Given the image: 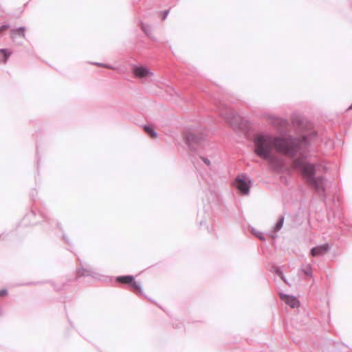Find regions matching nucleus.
<instances>
[{
    "mask_svg": "<svg viewBox=\"0 0 352 352\" xmlns=\"http://www.w3.org/2000/svg\"><path fill=\"white\" fill-rule=\"evenodd\" d=\"M302 143L291 137H272L258 135L254 138V153L274 167L282 164V159L277 153L294 157L300 148Z\"/></svg>",
    "mask_w": 352,
    "mask_h": 352,
    "instance_id": "nucleus-1",
    "label": "nucleus"
},
{
    "mask_svg": "<svg viewBox=\"0 0 352 352\" xmlns=\"http://www.w3.org/2000/svg\"><path fill=\"white\" fill-rule=\"evenodd\" d=\"M294 166L299 168L307 182L317 190L323 189V179L315 178V168L314 165L307 163L303 159H296L294 161Z\"/></svg>",
    "mask_w": 352,
    "mask_h": 352,
    "instance_id": "nucleus-2",
    "label": "nucleus"
},
{
    "mask_svg": "<svg viewBox=\"0 0 352 352\" xmlns=\"http://www.w3.org/2000/svg\"><path fill=\"white\" fill-rule=\"evenodd\" d=\"M250 182L248 181L244 177H239L236 179L235 185L236 188L243 195H247L250 189Z\"/></svg>",
    "mask_w": 352,
    "mask_h": 352,
    "instance_id": "nucleus-3",
    "label": "nucleus"
},
{
    "mask_svg": "<svg viewBox=\"0 0 352 352\" xmlns=\"http://www.w3.org/2000/svg\"><path fill=\"white\" fill-rule=\"evenodd\" d=\"M134 76L138 78H145L150 77L153 74L150 69L146 67H134L133 69Z\"/></svg>",
    "mask_w": 352,
    "mask_h": 352,
    "instance_id": "nucleus-4",
    "label": "nucleus"
},
{
    "mask_svg": "<svg viewBox=\"0 0 352 352\" xmlns=\"http://www.w3.org/2000/svg\"><path fill=\"white\" fill-rule=\"evenodd\" d=\"M117 281L123 284H131V286L135 292H138L140 290V286L137 283L133 281V277L131 276H118L117 278Z\"/></svg>",
    "mask_w": 352,
    "mask_h": 352,
    "instance_id": "nucleus-5",
    "label": "nucleus"
},
{
    "mask_svg": "<svg viewBox=\"0 0 352 352\" xmlns=\"http://www.w3.org/2000/svg\"><path fill=\"white\" fill-rule=\"evenodd\" d=\"M330 246L329 243H324L311 250V255L312 256H319L325 254L329 250Z\"/></svg>",
    "mask_w": 352,
    "mask_h": 352,
    "instance_id": "nucleus-6",
    "label": "nucleus"
},
{
    "mask_svg": "<svg viewBox=\"0 0 352 352\" xmlns=\"http://www.w3.org/2000/svg\"><path fill=\"white\" fill-rule=\"evenodd\" d=\"M280 298L283 300L287 305H289L292 308L298 307L299 306V301L294 296H290L285 294H280Z\"/></svg>",
    "mask_w": 352,
    "mask_h": 352,
    "instance_id": "nucleus-7",
    "label": "nucleus"
},
{
    "mask_svg": "<svg viewBox=\"0 0 352 352\" xmlns=\"http://www.w3.org/2000/svg\"><path fill=\"white\" fill-rule=\"evenodd\" d=\"M201 138L202 137H199L191 131H187L184 133V139L189 144L197 143Z\"/></svg>",
    "mask_w": 352,
    "mask_h": 352,
    "instance_id": "nucleus-8",
    "label": "nucleus"
},
{
    "mask_svg": "<svg viewBox=\"0 0 352 352\" xmlns=\"http://www.w3.org/2000/svg\"><path fill=\"white\" fill-rule=\"evenodd\" d=\"M11 38H15L16 35L21 36L22 37H24L25 36V30L22 28L16 29V30H12L10 32Z\"/></svg>",
    "mask_w": 352,
    "mask_h": 352,
    "instance_id": "nucleus-9",
    "label": "nucleus"
},
{
    "mask_svg": "<svg viewBox=\"0 0 352 352\" xmlns=\"http://www.w3.org/2000/svg\"><path fill=\"white\" fill-rule=\"evenodd\" d=\"M0 53L2 54L3 56V63H6L7 61L8 58L10 56L12 52L8 51V50L1 49L0 50Z\"/></svg>",
    "mask_w": 352,
    "mask_h": 352,
    "instance_id": "nucleus-10",
    "label": "nucleus"
},
{
    "mask_svg": "<svg viewBox=\"0 0 352 352\" xmlns=\"http://www.w3.org/2000/svg\"><path fill=\"white\" fill-rule=\"evenodd\" d=\"M228 114H229V116L224 115L223 117L225 118V119L226 120V121L232 124H234L232 118H234L235 117V115H234V112H232V111L229 112Z\"/></svg>",
    "mask_w": 352,
    "mask_h": 352,
    "instance_id": "nucleus-11",
    "label": "nucleus"
},
{
    "mask_svg": "<svg viewBox=\"0 0 352 352\" xmlns=\"http://www.w3.org/2000/svg\"><path fill=\"white\" fill-rule=\"evenodd\" d=\"M144 131L145 132L148 134L151 138H155L156 137V133L154 132V131L153 130L152 128H151L150 126H145L144 127Z\"/></svg>",
    "mask_w": 352,
    "mask_h": 352,
    "instance_id": "nucleus-12",
    "label": "nucleus"
},
{
    "mask_svg": "<svg viewBox=\"0 0 352 352\" xmlns=\"http://www.w3.org/2000/svg\"><path fill=\"white\" fill-rule=\"evenodd\" d=\"M283 217H282L276 224V226H275V230L276 231H278L279 230L282 226H283Z\"/></svg>",
    "mask_w": 352,
    "mask_h": 352,
    "instance_id": "nucleus-13",
    "label": "nucleus"
},
{
    "mask_svg": "<svg viewBox=\"0 0 352 352\" xmlns=\"http://www.w3.org/2000/svg\"><path fill=\"white\" fill-rule=\"evenodd\" d=\"M8 28H9V26H8V25H2L1 27H0V32H3V31H6V30H7Z\"/></svg>",
    "mask_w": 352,
    "mask_h": 352,
    "instance_id": "nucleus-14",
    "label": "nucleus"
},
{
    "mask_svg": "<svg viewBox=\"0 0 352 352\" xmlns=\"http://www.w3.org/2000/svg\"><path fill=\"white\" fill-rule=\"evenodd\" d=\"M6 294V290H2L0 292V296H3Z\"/></svg>",
    "mask_w": 352,
    "mask_h": 352,
    "instance_id": "nucleus-15",
    "label": "nucleus"
},
{
    "mask_svg": "<svg viewBox=\"0 0 352 352\" xmlns=\"http://www.w3.org/2000/svg\"><path fill=\"white\" fill-rule=\"evenodd\" d=\"M167 14H168V12H167V11H165V12H164V15H163V17H162V19H163V20L166 17Z\"/></svg>",
    "mask_w": 352,
    "mask_h": 352,
    "instance_id": "nucleus-16",
    "label": "nucleus"
},
{
    "mask_svg": "<svg viewBox=\"0 0 352 352\" xmlns=\"http://www.w3.org/2000/svg\"><path fill=\"white\" fill-rule=\"evenodd\" d=\"M305 273L307 275H308V276H311V274L309 270V271H306Z\"/></svg>",
    "mask_w": 352,
    "mask_h": 352,
    "instance_id": "nucleus-17",
    "label": "nucleus"
},
{
    "mask_svg": "<svg viewBox=\"0 0 352 352\" xmlns=\"http://www.w3.org/2000/svg\"><path fill=\"white\" fill-rule=\"evenodd\" d=\"M104 67H107V68H109V69H113L112 67H108V66H106V65H103Z\"/></svg>",
    "mask_w": 352,
    "mask_h": 352,
    "instance_id": "nucleus-18",
    "label": "nucleus"
},
{
    "mask_svg": "<svg viewBox=\"0 0 352 352\" xmlns=\"http://www.w3.org/2000/svg\"><path fill=\"white\" fill-rule=\"evenodd\" d=\"M258 237L260 238V239H264L263 237H261V236H258Z\"/></svg>",
    "mask_w": 352,
    "mask_h": 352,
    "instance_id": "nucleus-19",
    "label": "nucleus"
},
{
    "mask_svg": "<svg viewBox=\"0 0 352 352\" xmlns=\"http://www.w3.org/2000/svg\"><path fill=\"white\" fill-rule=\"evenodd\" d=\"M278 274L279 276L281 275V272H278Z\"/></svg>",
    "mask_w": 352,
    "mask_h": 352,
    "instance_id": "nucleus-20",
    "label": "nucleus"
},
{
    "mask_svg": "<svg viewBox=\"0 0 352 352\" xmlns=\"http://www.w3.org/2000/svg\"><path fill=\"white\" fill-rule=\"evenodd\" d=\"M349 109H352V104H351V106L349 107Z\"/></svg>",
    "mask_w": 352,
    "mask_h": 352,
    "instance_id": "nucleus-21",
    "label": "nucleus"
}]
</instances>
